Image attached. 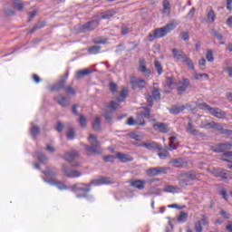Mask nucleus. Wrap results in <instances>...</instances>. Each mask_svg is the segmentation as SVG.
<instances>
[{
    "label": "nucleus",
    "instance_id": "nucleus-1",
    "mask_svg": "<svg viewBox=\"0 0 232 232\" xmlns=\"http://www.w3.org/2000/svg\"><path fill=\"white\" fill-rule=\"evenodd\" d=\"M177 24L174 22H171L163 27L156 28L148 34V39L150 43H153L155 39H162L163 37H166L168 34L172 32V30H175Z\"/></svg>",
    "mask_w": 232,
    "mask_h": 232
},
{
    "label": "nucleus",
    "instance_id": "nucleus-2",
    "mask_svg": "<svg viewBox=\"0 0 232 232\" xmlns=\"http://www.w3.org/2000/svg\"><path fill=\"white\" fill-rule=\"evenodd\" d=\"M88 141L90 142L91 146L84 145V149L88 153H91L92 155H99L102 153L101 150V142H99V140L97 139V136L91 134L88 137Z\"/></svg>",
    "mask_w": 232,
    "mask_h": 232
},
{
    "label": "nucleus",
    "instance_id": "nucleus-3",
    "mask_svg": "<svg viewBox=\"0 0 232 232\" xmlns=\"http://www.w3.org/2000/svg\"><path fill=\"white\" fill-rule=\"evenodd\" d=\"M193 180H197V174L193 172H187L180 174L178 178L179 186L181 189H186L189 186H193Z\"/></svg>",
    "mask_w": 232,
    "mask_h": 232
},
{
    "label": "nucleus",
    "instance_id": "nucleus-4",
    "mask_svg": "<svg viewBox=\"0 0 232 232\" xmlns=\"http://www.w3.org/2000/svg\"><path fill=\"white\" fill-rule=\"evenodd\" d=\"M128 97V89H122L120 92V97L112 101L109 105L106 106L107 110L115 111L121 108V102H124V100Z\"/></svg>",
    "mask_w": 232,
    "mask_h": 232
},
{
    "label": "nucleus",
    "instance_id": "nucleus-5",
    "mask_svg": "<svg viewBox=\"0 0 232 232\" xmlns=\"http://www.w3.org/2000/svg\"><path fill=\"white\" fill-rule=\"evenodd\" d=\"M211 173L214 177L221 179L225 184H229V180H232L231 171H227L222 169H214Z\"/></svg>",
    "mask_w": 232,
    "mask_h": 232
},
{
    "label": "nucleus",
    "instance_id": "nucleus-6",
    "mask_svg": "<svg viewBox=\"0 0 232 232\" xmlns=\"http://www.w3.org/2000/svg\"><path fill=\"white\" fill-rule=\"evenodd\" d=\"M62 171L68 179H79V177H82V172L75 169H68V166L64 164L62 165Z\"/></svg>",
    "mask_w": 232,
    "mask_h": 232
},
{
    "label": "nucleus",
    "instance_id": "nucleus-7",
    "mask_svg": "<svg viewBox=\"0 0 232 232\" xmlns=\"http://www.w3.org/2000/svg\"><path fill=\"white\" fill-rule=\"evenodd\" d=\"M99 26V20H92L80 26V32L86 34V32H93Z\"/></svg>",
    "mask_w": 232,
    "mask_h": 232
},
{
    "label": "nucleus",
    "instance_id": "nucleus-8",
    "mask_svg": "<svg viewBox=\"0 0 232 232\" xmlns=\"http://www.w3.org/2000/svg\"><path fill=\"white\" fill-rule=\"evenodd\" d=\"M74 191H82L83 194H78L77 198H85L90 193V186L84 184H76L72 186Z\"/></svg>",
    "mask_w": 232,
    "mask_h": 232
},
{
    "label": "nucleus",
    "instance_id": "nucleus-9",
    "mask_svg": "<svg viewBox=\"0 0 232 232\" xmlns=\"http://www.w3.org/2000/svg\"><path fill=\"white\" fill-rule=\"evenodd\" d=\"M191 86L189 79L184 78L181 82L176 83V88L179 95H183L186 90Z\"/></svg>",
    "mask_w": 232,
    "mask_h": 232
},
{
    "label": "nucleus",
    "instance_id": "nucleus-10",
    "mask_svg": "<svg viewBox=\"0 0 232 232\" xmlns=\"http://www.w3.org/2000/svg\"><path fill=\"white\" fill-rule=\"evenodd\" d=\"M168 168L166 167H156L150 168L146 170L148 177H157V175H166Z\"/></svg>",
    "mask_w": 232,
    "mask_h": 232
},
{
    "label": "nucleus",
    "instance_id": "nucleus-11",
    "mask_svg": "<svg viewBox=\"0 0 232 232\" xmlns=\"http://www.w3.org/2000/svg\"><path fill=\"white\" fill-rule=\"evenodd\" d=\"M138 70L140 73H144L145 77H150V75H151V70L148 68V64L144 58H140Z\"/></svg>",
    "mask_w": 232,
    "mask_h": 232
},
{
    "label": "nucleus",
    "instance_id": "nucleus-12",
    "mask_svg": "<svg viewBox=\"0 0 232 232\" xmlns=\"http://www.w3.org/2000/svg\"><path fill=\"white\" fill-rule=\"evenodd\" d=\"M130 81L133 90L136 88H140V90H142V88H146V82L143 81L142 78H137L132 75L130 77Z\"/></svg>",
    "mask_w": 232,
    "mask_h": 232
},
{
    "label": "nucleus",
    "instance_id": "nucleus-13",
    "mask_svg": "<svg viewBox=\"0 0 232 232\" xmlns=\"http://www.w3.org/2000/svg\"><path fill=\"white\" fill-rule=\"evenodd\" d=\"M153 101H160V90L153 87L151 95L147 97V102H149V106L150 108L153 107Z\"/></svg>",
    "mask_w": 232,
    "mask_h": 232
},
{
    "label": "nucleus",
    "instance_id": "nucleus-14",
    "mask_svg": "<svg viewBox=\"0 0 232 232\" xmlns=\"http://www.w3.org/2000/svg\"><path fill=\"white\" fill-rule=\"evenodd\" d=\"M129 183L130 184V188H135L139 190H142L146 187V180L144 179H131Z\"/></svg>",
    "mask_w": 232,
    "mask_h": 232
},
{
    "label": "nucleus",
    "instance_id": "nucleus-15",
    "mask_svg": "<svg viewBox=\"0 0 232 232\" xmlns=\"http://www.w3.org/2000/svg\"><path fill=\"white\" fill-rule=\"evenodd\" d=\"M210 115H213V117H216L217 119H226V111H222V109L218 108H212L210 109Z\"/></svg>",
    "mask_w": 232,
    "mask_h": 232
},
{
    "label": "nucleus",
    "instance_id": "nucleus-16",
    "mask_svg": "<svg viewBox=\"0 0 232 232\" xmlns=\"http://www.w3.org/2000/svg\"><path fill=\"white\" fill-rule=\"evenodd\" d=\"M116 159H118L120 162H123V163L132 162L133 160V157H131L130 154H124L121 152L116 153Z\"/></svg>",
    "mask_w": 232,
    "mask_h": 232
},
{
    "label": "nucleus",
    "instance_id": "nucleus-17",
    "mask_svg": "<svg viewBox=\"0 0 232 232\" xmlns=\"http://www.w3.org/2000/svg\"><path fill=\"white\" fill-rule=\"evenodd\" d=\"M171 52L174 59H177V61H182L183 63L186 57H188L184 52L179 51L176 48L172 49Z\"/></svg>",
    "mask_w": 232,
    "mask_h": 232
},
{
    "label": "nucleus",
    "instance_id": "nucleus-18",
    "mask_svg": "<svg viewBox=\"0 0 232 232\" xmlns=\"http://www.w3.org/2000/svg\"><path fill=\"white\" fill-rule=\"evenodd\" d=\"M48 182L49 184H51V186H55L56 188H58L60 191L68 189V186H66L63 181H59L57 179H50Z\"/></svg>",
    "mask_w": 232,
    "mask_h": 232
},
{
    "label": "nucleus",
    "instance_id": "nucleus-19",
    "mask_svg": "<svg viewBox=\"0 0 232 232\" xmlns=\"http://www.w3.org/2000/svg\"><path fill=\"white\" fill-rule=\"evenodd\" d=\"M94 186H102V184H113V180L111 178H100L92 181Z\"/></svg>",
    "mask_w": 232,
    "mask_h": 232
},
{
    "label": "nucleus",
    "instance_id": "nucleus-20",
    "mask_svg": "<svg viewBox=\"0 0 232 232\" xmlns=\"http://www.w3.org/2000/svg\"><path fill=\"white\" fill-rule=\"evenodd\" d=\"M162 8L163 15H169L171 14V3H169V0H163Z\"/></svg>",
    "mask_w": 232,
    "mask_h": 232
},
{
    "label": "nucleus",
    "instance_id": "nucleus-21",
    "mask_svg": "<svg viewBox=\"0 0 232 232\" xmlns=\"http://www.w3.org/2000/svg\"><path fill=\"white\" fill-rule=\"evenodd\" d=\"M140 148H146V150H160V147L155 142H143L139 145Z\"/></svg>",
    "mask_w": 232,
    "mask_h": 232
},
{
    "label": "nucleus",
    "instance_id": "nucleus-22",
    "mask_svg": "<svg viewBox=\"0 0 232 232\" xmlns=\"http://www.w3.org/2000/svg\"><path fill=\"white\" fill-rule=\"evenodd\" d=\"M153 129L159 130L160 133H168V131H169V128L166 123H154Z\"/></svg>",
    "mask_w": 232,
    "mask_h": 232
},
{
    "label": "nucleus",
    "instance_id": "nucleus-23",
    "mask_svg": "<svg viewBox=\"0 0 232 232\" xmlns=\"http://www.w3.org/2000/svg\"><path fill=\"white\" fill-rule=\"evenodd\" d=\"M79 157V152L72 150L71 152H68L64 155L63 159L64 160H66L67 162H73L74 159H78Z\"/></svg>",
    "mask_w": 232,
    "mask_h": 232
},
{
    "label": "nucleus",
    "instance_id": "nucleus-24",
    "mask_svg": "<svg viewBox=\"0 0 232 232\" xmlns=\"http://www.w3.org/2000/svg\"><path fill=\"white\" fill-rule=\"evenodd\" d=\"M64 86H66V81L62 80L55 85L50 87V92H61V90H64Z\"/></svg>",
    "mask_w": 232,
    "mask_h": 232
},
{
    "label": "nucleus",
    "instance_id": "nucleus-25",
    "mask_svg": "<svg viewBox=\"0 0 232 232\" xmlns=\"http://www.w3.org/2000/svg\"><path fill=\"white\" fill-rule=\"evenodd\" d=\"M127 124H128V126H135L137 124L139 126H146V121L144 120L141 121L140 119H139V118L135 121V120H133L132 117H130L127 120Z\"/></svg>",
    "mask_w": 232,
    "mask_h": 232
},
{
    "label": "nucleus",
    "instance_id": "nucleus-26",
    "mask_svg": "<svg viewBox=\"0 0 232 232\" xmlns=\"http://www.w3.org/2000/svg\"><path fill=\"white\" fill-rule=\"evenodd\" d=\"M179 146V140H177V137H170L169 139V148L170 151H173V150H177V147Z\"/></svg>",
    "mask_w": 232,
    "mask_h": 232
},
{
    "label": "nucleus",
    "instance_id": "nucleus-27",
    "mask_svg": "<svg viewBox=\"0 0 232 232\" xmlns=\"http://www.w3.org/2000/svg\"><path fill=\"white\" fill-rule=\"evenodd\" d=\"M216 19H217V14H215V10H213V8L210 7V10L207 14V21L211 24L215 23Z\"/></svg>",
    "mask_w": 232,
    "mask_h": 232
},
{
    "label": "nucleus",
    "instance_id": "nucleus-28",
    "mask_svg": "<svg viewBox=\"0 0 232 232\" xmlns=\"http://www.w3.org/2000/svg\"><path fill=\"white\" fill-rule=\"evenodd\" d=\"M140 117H144V119H150L151 117V106L150 107H142L141 113Z\"/></svg>",
    "mask_w": 232,
    "mask_h": 232
},
{
    "label": "nucleus",
    "instance_id": "nucleus-29",
    "mask_svg": "<svg viewBox=\"0 0 232 232\" xmlns=\"http://www.w3.org/2000/svg\"><path fill=\"white\" fill-rule=\"evenodd\" d=\"M171 166L173 168H184L186 166V162L182 159H176L170 161Z\"/></svg>",
    "mask_w": 232,
    "mask_h": 232
},
{
    "label": "nucleus",
    "instance_id": "nucleus-30",
    "mask_svg": "<svg viewBox=\"0 0 232 232\" xmlns=\"http://www.w3.org/2000/svg\"><path fill=\"white\" fill-rule=\"evenodd\" d=\"M186 108L185 105L174 106L169 110V112L172 113V115H179V113L184 111Z\"/></svg>",
    "mask_w": 232,
    "mask_h": 232
},
{
    "label": "nucleus",
    "instance_id": "nucleus-31",
    "mask_svg": "<svg viewBox=\"0 0 232 232\" xmlns=\"http://www.w3.org/2000/svg\"><path fill=\"white\" fill-rule=\"evenodd\" d=\"M90 73H92L90 69H83L76 72L75 77L76 79H82V77H85V75H90Z\"/></svg>",
    "mask_w": 232,
    "mask_h": 232
},
{
    "label": "nucleus",
    "instance_id": "nucleus-32",
    "mask_svg": "<svg viewBox=\"0 0 232 232\" xmlns=\"http://www.w3.org/2000/svg\"><path fill=\"white\" fill-rule=\"evenodd\" d=\"M179 189H180V188L177 186L166 185L163 188V191L165 193H177L179 191Z\"/></svg>",
    "mask_w": 232,
    "mask_h": 232
},
{
    "label": "nucleus",
    "instance_id": "nucleus-33",
    "mask_svg": "<svg viewBox=\"0 0 232 232\" xmlns=\"http://www.w3.org/2000/svg\"><path fill=\"white\" fill-rule=\"evenodd\" d=\"M187 132L189 133V135H198V130H197V129H195V126H193V124H191V122H189L187 125Z\"/></svg>",
    "mask_w": 232,
    "mask_h": 232
},
{
    "label": "nucleus",
    "instance_id": "nucleus-34",
    "mask_svg": "<svg viewBox=\"0 0 232 232\" xmlns=\"http://www.w3.org/2000/svg\"><path fill=\"white\" fill-rule=\"evenodd\" d=\"M197 107L199 109V110H203L204 111H208V113L211 112V110L213 107L208 105V103L206 102H202V103H198L197 104Z\"/></svg>",
    "mask_w": 232,
    "mask_h": 232
},
{
    "label": "nucleus",
    "instance_id": "nucleus-35",
    "mask_svg": "<svg viewBox=\"0 0 232 232\" xmlns=\"http://www.w3.org/2000/svg\"><path fill=\"white\" fill-rule=\"evenodd\" d=\"M154 66L158 72V75H162L164 73V69L162 68V63L159 60L154 61Z\"/></svg>",
    "mask_w": 232,
    "mask_h": 232
},
{
    "label": "nucleus",
    "instance_id": "nucleus-36",
    "mask_svg": "<svg viewBox=\"0 0 232 232\" xmlns=\"http://www.w3.org/2000/svg\"><path fill=\"white\" fill-rule=\"evenodd\" d=\"M193 77L196 81H200L201 79H206V81H208V79H209V75L208 73L194 72Z\"/></svg>",
    "mask_w": 232,
    "mask_h": 232
},
{
    "label": "nucleus",
    "instance_id": "nucleus-37",
    "mask_svg": "<svg viewBox=\"0 0 232 232\" xmlns=\"http://www.w3.org/2000/svg\"><path fill=\"white\" fill-rule=\"evenodd\" d=\"M92 130H94V131H101V118H95L92 123Z\"/></svg>",
    "mask_w": 232,
    "mask_h": 232
},
{
    "label": "nucleus",
    "instance_id": "nucleus-38",
    "mask_svg": "<svg viewBox=\"0 0 232 232\" xmlns=\"http://www.w3.org/2000/svg\"><path fill=\"white\" fill-rule=\"evenodd\" d=\"M213 122L214 121H202L199 128L203 130H213Z\"/></svg>",
    "mask_w": 232,
    "mask_h": 232
},
{
    "label": "nucleus",
    "instance_id": "nucleus-39",
    "mask_svg": "<svg viewBox=\"0 0 232 232\" xmlns=\"http://www.w3.org/2000/svg\"><path fill=\"white\" fill-rule=\"evenodd\" d=\"M101 46H92L88 49L89 53H91L92 55H97V53H99V52H101Z\"/></svg>",
    "mask_w": 232,
    "mask_h": 232
},
{
    "label": "nucleus",
    "instance_id": "nucleus-40",
    "mask_svg": "<svg viewBox=\"0 0 232 232\" xmlns=\"http://www.w3.org/2000/svg\"><path fill=\"white\" fill-rule=\"evenodd\" d=\"M214 153H224V149L222 148V143L212 146L210 149Z\"/></svg>",
    "mask_w": 232,
    "mask_h": 232
},
{
    "label": "nucleus",
    "instance_id": "nucleus-41",
    "mask_svg": "<svg viewBox=\"0 0 232 232\" xmlns=\"http://www.w3.org/2000/svg\"><path fill=\"white\" fill-rule=\"evenodd\" d=\"M13 6L16 10L20 11L23 10V8H24V5H23V2H21V0H14Z\"/></svg>",
    "mask_w": 232,
    "mask_h": 232
},
{
    "label": "nucleus",
    "instance_id": "nucleus-42",
    "mask_svg": "<svg viewBox=\"0 0 232 232\" xmlns=\"http://www.w3.org/2000/svg\"><path fill=\"white\" fill-rule=\"evenodd\" d=\"M55 100L57 101L58 104H60V106H66V104H68V101H66V97L60 95L57 98H55Z\"/></svg>",
    "mask_w": 232,
    "mask_h": 232
},
{
    "label": "nucleus",
    "instance_id": "nucleus-43",
    "mask_svg": "<svg viewBox=\"0 0 232 232\" xmlns=\"http://www.w3.org/2000/svg\"><path fill=\"white\" fill-rule=\"evenodd\" d=\"M206 59L208 63H213V61H215V57H213V50L211 49L207 50Z\"/></svg>",
    "mask_w": 232,
    "mask_h": 232
},
{
    "label": "nucleus",
    "instance_id": "nucleus-44",
    "mask_svg": "<svg viewBox=\"0 0 232 232\" xmlns=\"http://www.w3.org/2000/svg\"><path fill=\"white\" fill-rule=\"evenodd\" d=\"M31 135L34 139H35V137H37V135H39L40 133V130L37 126L33 125L31 130H30Z\"/></svg>",
    "mask_w": 232,
    "mask_h": 232
},
{
    "label": "nucleus",
    "instance_id": "nucleus-45",
    "mask_svg": "<svg viewBox=\"0 0 232 232\" xmlns=\"http://www.w3.org/2000/svg\"><path fill=\"white\" fill-rule=\"evenodd\" d=\"M113 15H115V12L114 11H106L102 15V19H111V17H113Z\"/></svg>",
    "mask_w": 232,
    "mask_h": 232
},
{
    "label": "nucleus",
    "instance_id": "nucleus-46",
    "mask_svg": "<svg viewBox=\"0 0 232 232\" xmlns=\"http://www.w3.org/2000/svg\"><path fill=\"white\" fill-rule=\"evenodd\" d=\"M36 155L40 162H43V163L47 162L48 158L43 152H37Z\"/></svg>",
    "mask_w": 232,
    "mask_h": 232
},
{
    "label": "nucleus",
    "instance_id": "nucleus-47",
    "mask_svg": "<svg viewBox=\"0 0 232 232\" xmlns=\"http://www.w3.org/2000/svg\"><path fill=\"white\" fill-rule=\"evenodd\" d=\"M183 63H186L190 70H195V64L193 63V61H191V59H189L188 56L183 60Z\"/></svg>",
    "mask_w": 232,
    "mask_h": 232
},
{
    "label": "nucleus",
    "instance_id": "nucleus-48",
    "mask_svg": "<svg viewBox=\"0 0 232 232\" xmlns=\"http://www.w3.org/2000/svg\"><path fill=\"white\" fill-rule=\"evenodd\" d=\"M212 130H217V131H220V133H222V131H224V127L222 124L213 121Z\"/></svg>",
    "mask_w": 232,
    "mask_h": 232
},
{
    "label": "nucleus",
    "instance_id": "nucleus-49",
    "mask_svg": "<svg viewBox=\"0 0 232 232\" xmlns=\"http://www.w3.org/2000/svg\"><path fill=\"white\" fill-rule=\"evenodd\" d=\"M179 222H186L188 220V213L180 212L179 216L178 217Z\"/></svg>",
    "mask_w": 232,
    "mask_h": 232
},
{
    "label": "nucleus",
    "instance_id": "nucleus-50",
    "mask_svg": "<svg viewBox=\"0 0 232 232\" xmlns=\"http://www.w3.org/2000/svg\"><path fill=\"white\" fill-rule=\"evenodd\" d=\"M160 159L164 160L167 157H169V152L167 150H162L160 152L158 153Z\"/></svg>",
    "mask_w": 232,
    "mask_h": 232
},
{
    "label": "nucleus",
    "instance_id": "nucleus-51",
    "mask_svg": "<svg viewBox=\"0 0 232 232\" xmlns=\"http://www.w3.org/2000/svg\"><path fill=\"white\" fill-rule=\"evenodd\" d=\"M223 157H225L223 160L225 162H230L232 160V151L224 152Z\"/></svg>",
    "mask_w": 232,
    "mask_h": 232
},
{
    "label": "nucleus",
    "instance_id": "nucleus-52",
    "mask_svg": "<svg viewBox=\"0 0 232 232\" xmlns=\"http://www.w3.org/2000/svg\"><path fill=\"white\" fill-rule=\"evenodd\" d=\"M117 156L108 155L103 157L104 162H115Z\"/></svg>",
    "mask_w": 232,
    "mask_h": 232
},
{
    "label": "nucleus",
    "instance_id": "nucleus-53",
    "mask_svg": "<svg viewBox=\"0 0 232 232\" xmlns=\"http://www.w3.org/2000/svg\"><path fill=\"white\" fill-rule=\"evenodd\" d=\"M67 139H69V140H73V139H75V130L73 129L69 130L67 133Z\"/></svg>",
    "mask_w": 232,
    "mask_h": 232
},
{
    "label": "nucleus",
    "instance_id": "nucleus-54",
    "mask_svg": "<svg viewBox=\"0 0 232 232\" xmlns=\"http://www.w3.org/2000/svg\"><path fill=\"white\" fill-rule=\"evenodd\" d=\"M195 231H196V232H202V231H203V228H202V222L197 221V222L195 223Z\"/></svg>",
    "mask_w": 232,
    "mask_h": 232
},
{
    "label": "nucleus",
    "instance_id": "nucleus-55",
    "mask_svg": "<svg viewBox=\"0 0 232 232\" xmlns=\"http://www.w3.org/2000/svg\"><path fill=\"white\" fill-rule=\"evenodd\" d=\"M79 124L82 128H84L86 126V118L84 116L80 115Z\"/></svg>",
    "mask_w": 232,
    "mask_h": 232
},
{
    "label": "nucleus",
    "instance_id": "nucleus-56",
    "mask_svg": "<svg viewBox=\"0 0 232 232\" xmlns=\"http://www.w3.org/2000/svg\"><path fill=\"white\" fill-rule=\"evenodd\" d=\"M221 147L223 148V151H226L227 150L232 149V143L231 142L221 143Z\"/></svg>",
    "mask_w": 232,
    "mask_h": 232
},
{
    "label": "nucleus",
    "instance_id": "nucleus-57",
    "mask_svg": "<svg viewBox=\"0 0 232 232\" xmlns=\"http://www.w3.org/2000/svg\"><path fill=\"white\" fill-rule=\"evenodd\" d=\"M65 93H67V95H75V90H73L72 86H68L65 88Z\"/></svg>",
    "mask_w": 232,
    "mask_h": 232
},
{
    "label": "nucleus",
    "instance_id": "nucleus-58",
    "mask_svg": "<svg viewBox=\"0 0 232 232\" xmlns=\"http://www.w3.org/2000/svg\"><path fill=\"white\" fill-rule=\"evenodd\" d=\"M44 175H46L47 177H55V173L50 169L44 170Z\"/></svg>",
    "mask_w": 232,
    "mask_h": 232
},
{
    "label": "nucleus",
    "instance_id": "nucleus-59",
    "mask_svg": "<svg viewBox=\"0 0 232 232\" xmlns=\"http://www.w3.org/2000/svg\"><path fill=\"white\" fill-rule=\"evenodd\" d=\"M110 90L112 92V93L117 92L118 87L115 82H112L110 83Z\"/></svg>",
    "mask_w": 232,
    "mask_h": 232
},
{
    "label": "nucleus",
    "instance_id": "nucleus-60",
    "mask_svg": "<svg viewBox=\"0 0 232 232\" xmlns=\"http://www.w3.org/2000/svg\"><path fill=\"white\" fill-rule=\"evenodd\" d=\"M181 39H182V41H188L189 40V33H188V32L181 33Z\"/></svg>",
    "mask_w": 232,
    "mask_h": 232
},
{
    "label": "nucleus",
    "instance_id": "nucleus-61",
    "mask_svg": "<svg viewBox=\"0 0 232 232\" xmlns=\"http://www.w3.org/2000/svg\"><path fill=\"white\" fill-rule=\"evenodd\" d=\"M130 139H134V140H140V136L136 132H132L130 134Z\"/></svg>",
    "mask_w": 232,
    "mask_h": 232
},
{
    "label": "nucleus",
    "instance_id": "nucleus-62",
    "mask_svg": "<svg viewBox=\"0 0 232 232\" xmlns=\"http://www.w3.org/2000/svg\"><path fill=\"white\" fill-rule=\"evenodd\" d=\"M64 126L63 125V123H61V121H58L56 124V130H58L59 133H61V131H63Z\"/></svg>",
    "mask_w": 232,
    "mask_h": 232
},
{
    "label": "nucleus",
    "instance_id": "nucleus-63",
    "mask_svg": "<svg viewBox=\"0 0 232 232\" xmlns=\"http://www.w3.org/2000/svg\"><path fill=\"white\" fill-rule=\"evenodd\" d=\"M220 195H221V197L224 198V200H227V192L226 191V189H222L221 191H220Z\"/></svg>",
    "mask_w": 232,
    "mask_h": 232
},
{
    "label": "nucleus",
    "instance_id": "nucleus-64",
    "mask_svg": "<svg viewBox=\"0 0 232 232\" xmlns=\"http://www.w3.org/2000/svg\"><path fill=\"white\" fill-rule=\"evenodd\" d=\"M227 10L231 12V10H232V0H227Z\"/></svg>",
    "mask_w": 232,
    "mask_h": 232
}]
</instances>
